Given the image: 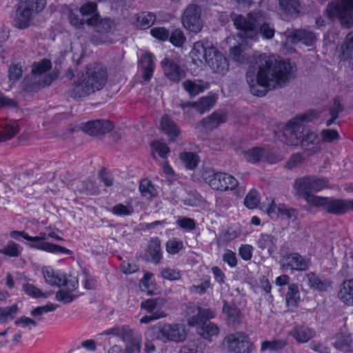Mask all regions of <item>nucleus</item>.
<instances>
[{
	"label": "nucleus",
	"instance_id": "e2e57ef3",
	"mask_svg": "<svg viewBox=\"0 0 353 353\" xmlns=\"http://www.w3.org/2000/svg\"><path fill=\"white\" fill-rule=\"evenodd\" d=\"M321 137L323 142L330 143L339 139V134L334 130H323L321 132Z\"/></svg>",
	"mask_w": 353,
	"mask_h": 353
},
{
	"label": "nucleus",
	"instance_id": "37998d69",
	"mask_svg": "<svg viewBox=\"0 0 353 353\" xmlns=\"http://www.w3.org/2000/svg\"><path fill=\"white\" fill-rule=\"evenodd\" d=\"M265 150L262 148L255 147L243 152L244 158L249 162L257 163L265 155Z\"/></svg>",
	"mask_w": 353,
	"mask_h": 353
},
{
	"label": "nucleus",
	"instance_id": "aec40b11",
	"mask_svg": "<svg viewBox=\"0 0 353 353\" xmlns=\"http://www.w3.org/2000/svg\"><path fill=\"white\" fill-rule=\"evenodd\" d=\"M286 40L293 44L301 42L307 46H312L316 41V36L310 30L296 29L288 34Z\"/></svg>",
	"mask_w": 353,
	"mask_h": 353
},
{
	"label": "nucleus",
	"instance_id": "9b49d317",
	"mask_svg": "<svg viewBox=\"0 0 353 353\" xmlns=\"http://www.w3.org/2000/svg\"><path fill=\"white\" fill-rule=\"evenodd\" d=\"M43 277L47 283L76 291L79 287V281L77 276L67 274L60 271H54L50 266H46L43 270Z\"/></svg>",
	"mask_w": 353,
	"mask_h": 353
},
{
	"label": "nucleus",
	"instance_id": "69168bd1",
	"mask_svg": "<svg viewBox=\"0 0 353 353\" xmlns=\"http://www.w3.org/2000/svg\"><path fill=\"white\" fill-rule=\"evenodd\" d=\"M150 32L154 37L162 41L168 39L170 36L168 30L163 27L154 28Z\"/></svg>",
	"mask_w": 353,
	"mask_h": 353
},
{
	"label": "nucleus",
	"instance_id": "f257e3e1",
	"mask_svg": "<svg viewBox=\"0 0 353 353\" xmlns=\"http://www.w3.org/2000/svg\"><path fill=\"white\" fill-rule=\"evenodd\" d=\"M292 77V67L289 62L279 60L275 56L263 54L248 68L246 81L252 94L263 97L269 90L285 85Z\"/></svg>",
	"mask_w": 353,
	"mask_h": 353
},
{
	"label": "nucleus",
	"instance_id": "2f4dec72",
	"mask_svg": "<svg viewBox=\"0 0 353 353\" xmlns=\"http://www.w3.org/2000/svg\"><path fill=\"white\" fill-rule=\"evenodd\" d=\"M339 57L342 61H347L349 55L353 53V30L348 32L338 48Z\"/></svg>",
	"mask_w": 353,
	"mask_h": 353
},
{
	"label": "nucleus",
	"instance_id": "5701e85b",
	"mask_svg": "<svg viewBox=\"0 0 353 353\" xmlns=\"http://www.w3.org/2000/svg\"><path fill=\"white\" fill-rule=\"evenodd\" d=\"M161 63L163 67L165 75L172 81L177 83L185 77V72L173 60L165 58Z\"/></svg>",
	"mask_w": 353,
	"mask_h": 353
},
{
	"label": "nucleus",
	"instance_id": "f8f14e48",
	"mask_svg": "<svg viewBox=\"0 0 353 353\" xmlns=\"http://www.w3.org/2000/svg\"><path fill=\"white\" fill-rule=\"evenodd\" d=\"M307 203L314 206L323 207L327 212L336 215H341L348 212V200L307 196Z\"/></svg>",
	"mask_w": 353,
	"mask_h": 353
},
{
	"label": "nucleus",
	"instance_id": "603ef678",
	"mask_svg": "<svg viewBox=\"0 0 353 353\" xmlns=\"http://www.w3.org/2000/svg\"><path fill=\"white\" fill-rule=\"evenodd\" d=\"M68 18L71 26L76 29H82L84 28V25L86 24V19L80 18L79 16L72 10H69Z\"/></svg>",
	"mask_w": 353,
	"mask_h": 353
},
{
	"label": "nucleus",
	"instance_id": "c03bdc74",
	"mask_svg": "<svg viewBox=\"0 0 353 353\" xmlns=\"http://www.w3.org/2000/svg\"><path fill=\"white\" fill-rule=\"evenodd\" d=\"M63 288V290H59L56 293V299L58 301L68 304L72 303L79 296V295L73 294L75 291L70 290L65 288Z\"/></svg>",
	"mask_w": 353,
	"mask_h": 353
},
{
	"label": "nucleus",
	"instance_id": "a878e982",
	"mask_svg": "<svg viewBox=\"0 0 353 353\" xmlns=\"http://www.w3.org/2000/svg\"><path fill=\"white\" fill-rule=\"evenodd\" d=\"M223 313L228 325L233 327H238L241 322V314L236 305L224 302Z\"/></svg>",
	"mask_w": 353,
	"mask_h": 353
},
{
	"label": "nucleus",
	"instance_id": "1a4fd4ad",
	"mask_svg": "<svg viewBox=\"0 0 353 353\" xmlns=\"http://www.w3.org/2000/svg\"><path fill=\"white\" fill-rule=\"evenodd\" d=\"M46 0H21L16 9L14 26L23 30L30 26L32 19L46 7Z\"/></svg>",
	"mask_w": 353,
	"mask_h": 353
},
{
	"label": "nucleus",
	"instance_id": "0eeeda50",
	"mask_svg": "<svg viewBox=\"0 0 353 353\" xmlns=\"http://www.w3.org/2000/svg\"><path fill=\"white\" fill-rule=\"evenodd\" d=\"M233 21L241 37L253 39L259 34V30L269 22L270 17L265 12L258 10L248 13L246 17L236 16Z\"/></svg>",
	"mask_w": 353,
	"mask_h": 353
},
{
	"label": "nucleus",
	"instance_id": "6ab92c4d",
	"mask_svg": "<svg viewBox=\"0 0 353 353\" xmlns=\"http://www.w3.org/2000/svg\"><path fill=\"white\" fill-rule=\"evenodd\" d=\"M113 124L108 120L90 121L83 124L82 130L90 136H99L110 132Z\"/></svg>",
	"mask_w": 353,
	"mask_h": 353
},
{
	"label": "nucleus",
	"instance_id": "39448f33",
	"mask_svg": "<svg viewBox=\"0 0 353 353\" xmlns=\"http://www.w3.org/2000/svg\"><path fill=\"white\" fill-rule=\"evenodd\" d=\"M51 62L48 59L34 62L32 65L30 74L26 75L22 81L23 90L28 92H37L48 86L53 81V77L48 73L51 68Z\"/></svg>",
	"mask_w": 353,
	"mask_h": 353
},
{
	"label": "nucleus",
	"instance_id": "79ce46f5",
	"mask_svg": "<svg viewBox=\"0 0 353 353\" xmlns=\"http://www.w3.org/2000/svg\"><path fill=\"white\" fill-rule=\"evenodd\" d=\"M215 101L216 99L212 96L202 97L199 101L194 102V108L202 114L212 108Z\"/></svg>",
	"mask_w": 353,
	"mask_h": 353
},
{
	"label": "nucleus",
	"instance_id": "412c9836",
	"mask_svg": "<svg viewBox=\"0 0 353 353\" xmlns=\"http://www.w3.org/2000/svg\"><path fill=\"white\" fill-rule=\"evenodd\" d=\"M299 145L309 155H313L321 150L317 134L306 128Z\"/></svg>",
	"mask_w": 353,
	"mask_h": 353
},
{
	"label": "nucleus",
	"instance_id": "ddd939ff",
	"mask_svg": "<svg viewBox=\"0 0 353 353\" xmlns=\"http://www.w3.org/2000/svg\"><path fill=\"white\" fill-rule=\"evenodd\" d=\"M223 344L229 351L234 353H250L254 349V343L243 332L228 334L225 337Z\"/></svg>",
	"mask_w": 353,
	"mask_h": 353
},
{
	"label": "nucleus",
	"instance_id": "ea45409f",
	"mask_svg": "<svg viewBox=\"0 0 353 353\" xmlns=\"http://www.w3.org/2000/svg\"><path fill=\"white\" fill-rule=\"evenodd\" d=\"M287 345V341L283 339H276L273 341H264L261 344V351H279Z\"/></svg>",
	"mask_w": 353,
	"mask_h": 353
},
{
	"label": "nucleus",
	"instance_id": "09e8293b",
	"mask_svg": "<svg viewBox=\"0 0 353 353\" xmlns=\"http://www.w3.org/2000/svg\"><path fill=\"white\" fill-rule=\"evenodd\" d=\"M23 70L21 63H12L8 69V78L10 81L15 82L19 80L23 74Z\"/></svg>",
	"mask_w": 353,
	"mask_h": 353
},
{
	"label": "nucleus",
	"instance_id": "72a5a7b5",
	"mask_svg": "<svg viewBox=\"0 0 353 353\" xmlns=\"http://www.w3.org/2000/svg\"><path fill=\"white\" fill-rule=\"evenodd\" d=\"M140 65L143 79L145 81H149L154 71L152 54L148 53L143 54L141 58Z\"/></svg>",
	"mask_w": 353,
	"mask_h": 353
},
{
	"label": "nucleus",
	"instance_id": "9d476101",
	"mask_svg": "<svg viewBox=\"0 0 353 353\" xmlns=\"http://www.w3.org/2000/svg\"><path fill=\"white\" fill-rule=\"evenodd\" d=\"M326 10L330 18H339L343 26L353 25V0H334Z\"/></svg>",
	"mask_w": 353,
	"mask_h": 353
},
{
	"label": "nucleus",
	"instance_id": "f03ea898",
	"mask_svg": "<svg viewBox=\"0 0 353 353\" xmlns=\"http://www.w3.org/2000/svg\"><path fill=\"white\" fill-rule=\"evenodd\" d=\"M108 72L101 64L94 63L88 65L86 72L73 83L68 90L70 97L79 100L101 90L107 83Z\"/></svg>",
	"mask_w": 353,
	"mask_h": 353
},
{
	"label": "nucleus",
	"instance_id": "338daca9",
	"mask_svg": "<svg viewBox=\"0 0 353 353\" xmlns=\"http://www.w3.org/2000/svg\"><path fill=\"white\" fill-rule=\"evenodd\" d=\"M352 339L348 334L336 336V340L334 345L337 349H343L345 347L349 346L351 343Z\"/></svg>",
	"mask_w": 353,
	"mask_h": 353
},
{
	"label": "nucleus",
	"instance_id": "dca6fc26",
	"mask_svg": "<svg viewBox=\"0 0 353 353\" xmlns=\"http://www.w3.org/2000/svg\"><path fill=\"white\" fill-rule=\"evenodd\" d=\"M183 23L184 27L193 32H199L203 28L201 19V8L195 4L189 5L183 12Z\"/></svg>",
	"mask_w": 353,
	"mask_h": 353
},
{
	"label": "nucleus",
	"instance_id": "0e129e2a",
	"mask_svg": "<svg viewBox=\"0 0 353 353\" xmlns=\"http://www.w3.org/2000/svg\"><path fill=\"white\" fill-rule=\"evenodd\" d=\"M161 274L163 278L170 281L178 280L181 278L180 272L170 267L164 268Z\"/></svg>",
	"mask_w": 353,
	"mask_h": 353
},
{
	"label": "nucleus",
	"instance_id": "7ed1b4c3",
	"mask_svg": "<svg viewBox=\"0 0 353 353\" xmlns=\"http://www.w3.org/2000/svg\"><path fill=\"white\" fill-rule=\"evenodd\" d=\"M190 54L194 61L207 63L214 72L223 74L228 70L227 59L216 48L210 39L195 42Z\"/></svg>",
	"mask_w": 353,
	"mask_h": 353
},
{
	"label": "nucleus",
	"instance_id": "4be33fe9",
	"mask_svg": "<svg viewBox=\"0 0 353 353\" xmlns=\"http://www.w3.org/2000/svg\"><path fill=\"white\" fill-rule=\"evenodd\" d=\"M161 258V241L158 237H153L148 242L144 259L148 263L158 264Z\"/></svg>",
	"mask_w": 353,
	"mask_h": 353
},
{
	"label": "nucleus",
	"instance_id": "cd10ccee",
	"mask_svg": "<svg viewBox=\"0 0 353 353\" xmlns=\"http://www.w3.org/2000/svg\"><path fill=\"white\" fill-rule=\"evenodd\" d=\"M31 239H32L28 240V241L32 242V243L30 245V247H32V248L42 250H44V251H46L48 252H52V253L62 252V253L70 254L72 252L70 250H68L67 248H65L64 247H62V246H60V245H58L56 244L50 243L48 242L41 241L39 240V238H37L35 236H34V237L31 236Z\"/></svg>",
	"mask_w": 353,
	"mask_h": 353
},
{
	"label": "nucleus",
	"instance_id": "b1692460",
	"mask_svg": "<svg viewBox=\"0 0 353 353\" xmlns=\"http://www.w3.org/2000/svg\"><path fill=\"white\" fill-rule=\"evenodd\" d=\"M227 114L223 110L214 112L209 117L202 119L196 124V128L203 127L206 130H212L220 124L225 122Z\"/></svg>",
	"mask_w": 353,
	"mask_h": 353
},
{
	"label": "nucleus",
	"instance_id": "f3484780",
	"mask_svg": "<svg viewBox=\"0 0 353 353\" xmlns=\"http://www.w3.org/2000/svg\"><path fill=\"white\" fill-rule=\"evenodd\" d=\"M86 24L101 37L114 31L116 26L112 20L110 18L102 19L99 14H95L87 18Z\"/></svg>",
	"mask_w": 353,
	"mask_h": 353
},
{
	"label": "nucleus",
	"instance_id": "a211bd4d",
	"mask_svg": "<svg viewBox=\"0 0 353 353\" xmlns=\"http://www.w3.org/2000/svg\"><path fill=\"white\" fill-rule=\"evenodd\" d=\"M141 308L154 315V319L166 316L167 300L165 298L148 299L141 303Z\"/></svg>",
	"mask_w": 353,
	"mask_h": 353
},
{
	"label": "nucleus",
	"instance_id": "393cba45",
	"mask_svg": "<svg viewBox=\"0 0 353 353\" xmlns=\"http://www.w3.org/2000/svg\"><path fill=\"white\" fill-rule=\"evenodd\" d=\"M20 131L18 121L3 120L0 122V142H5L15 137Z\"/></svg>",
	"mask_w": 353,
	"mask_h": 353
},
{
	"label": "nucleus",
	"instance_id": "423d86ee",
	"mask_svg": "<svg viewBox=\"0 0 353 353\" xmlns=\"http://www.w3.org/2000/svg\"><path fill=\"white\" fill-rule=\"evenodd\" d=\"M148 339L161 340L163 342L173 341L181 343L187 337L185 325L181 323L159 322L150 327L145 332Z\"/></svg>",
	"mask_w": 353,
	"mask_h": 353
},
{
	"label": "nucleus",
	"instance_id": "a18cd8bd",
	"mask_svg": "<svg viewBox=\"0 0 353 353\" xmlns=\"http://www.w3.org/2000/svg\"><path fill=\"white\" fill-rule=\"evenodd\" d=\"M156 20V16L152 12H142L137 17V25L143 29L150 27Z\"/></svg>",
	"mask_w": 353,
	"mask_h": 353
},
{
	"label": "nucleus",
	"instance_id": "20e7f679",
	"mask_svg": "<svg viewBox=\"0 0 353 353\" xmlns=\"http://www.w3.org/2000/svg\"><path fill=\"white\" fill-rule=\"evenodd\" d=\"M185 316L190 326H199V332L205 339L212 341L213 336L219 334V329L213 323H205V321L214 319L216 312L209 308H202L194 303H188L184 311Z\"/></svg>",
	"mask_w": 353,
	"mask_h": 353
},
{
	"label": "nucleus",
	"instance_id": "bf43d9fd",
	"mask_svg": "<svg viewBox=\"0 0 353 353\" xmlns=\"http://www.w3.org/2000/svg\"><path fill=\"white\" fill-rule=\"evenodd\" d=\"M111 212L116 215L126 216L130 215L133 212V208L130 206H126L119 203L113 206Z\"/></svg>",
	"mask_w": 353,
	"mask_h": 353
},
{
	"label": "nucleus",
	"instance_id": "6e6d98bb",
	"mask_svg": "<svg viewBox=\"0 0 353 353\" xmlns=\"http://www.w3.org/2000/svg\"><path fill=\"white\" fill-rule=\"evenodd\" d=\"M96 11L97 3L94 2H88L80 8V12L81 14V16L83 17H85V19H87L88 17H90L91 16H93L95 14H97Z\"/></svg>",
	"mask_w": 353,
	"mask_h": 353
},
{
	"label": "nucleus",
	"instance_id": "3c124183",
	"mask_svg": "<svg viewBox=\"0 0 353 353\" xmlns=\"http://www.w3.org/2000/svg\"><path fill=\"white\" fill-rule=\"evenodd\" d=\"M23 290L26 294L33 298H47L49 295L48 293L42 292L39 289L30 283L23 285Z\"/></svg>",
	"mask_w": 353,
	"mask_h": 353
},
{
	"label": "nucleus",
	"instance_id": "4468645a",
	"mask_svg": "<svg viewBox=\"0 0 353 353\" xmlns=\"http://www.w3.org/2000/svg\"><path fill=\"white\" fill-rule=\"evenodd\" d=\"M205 180L212 189L220 191L233 190L238 185L235 178L223 172L210 174L205 177Z\"/></svg>",
	"mask_w": 353,
	"mask_h": 353
},
{
	"label": "nucleus",
	"instance_id": "8fccbe9b",
	"mask_svg": "<svg viewBox=\"0 0 353 353\" xmlns=\"http://www.w3.org/2000/svg\"><path fill=\"white\" fill-rule=\"evenodd\" d=\"M19 248L18 244L14 241H10L6 246L0 249V253L10 257H17L21 253Z\"/></svg>",
	"mask_w": 353,
	"mask_h": 353
},
{
	"label": "nucleus",
	"instance_id": "774afa93",
	"mask_svg": "<svg viewBox=\"0 0 353 353\" xmlns=\"http://www.w3.org/2000/svg\"><path fill=\"white\" fill-rule=\"evenodd\" d=\"M278 210L279 211V214L286 217L287 219H295L297 215L296 210L293 208H288L284 204H279L278 205Z\"/></svg>",
	"mask_w": 353,
	"mask_h": 353
},
{
	"label": "nucleus",
	"instance_id": "7c9ffc66",
	"mask_svg": "<svg viewBox=\"0 0 353 353\" xmlns=\"http://www.w3.org/2000/svg\"><path fill=\"white\" fill-rule=\"evenodd\" d=\"M139 287L141 291L148 295L157 294L159 292V287L155 282L153 274L148 272L144 273L143 277L140 281Z\"/></svg>",
	"mask_w": 353,
	"mask_h": 353
},
{
	"label": "nucleus",
	"instance_id": "e433bc0d",
	"mask_svg": "<svg viewBox=\"0 0 353 353\" xmlns=\"http://www.w3.org/2000/svg\"><path fill=\"white\" fill-rule=\"evenodd\" d=\"M300 301V294L296 285L292 284L289 285L285 296L286 305L289 309L297 307Z\"/></svg>",
	"mask_w": 353,
	"mask_h": 353
},
{
	"label": "nucleus",
	"instance_id": "2eb2a0df",
	"mask_svg": "<svg viewBox=\"0 0 353 353\" xmlns=\"http://www.w3.org/2000/svg\"><path fill=\"white\" fill-rule=\"evenodd\" d=\"M326 181L324 179H318L313 176H307L298 179L295 181V188L301 193L303 194L307 200V196H315L311 192H317L326 186Z\"/></svg>",
	"mask_w": 353,
	"mask_h": 353
},
{
	"label": "nucleus",
	"instance_id": "c756f323",
	"mask_svg": "<svg viewBox=\"0 0 353 353\" xmlns=\"http://www.w3.org/2000/svg\"><path fill=\"white\" fill-rule=\"evenodd\" d=\"M182 85L190 97H194L207 89L209 84L202 80L192 81L188 79L183 82Z\"/></svg>",
	"mask_w": 353,
	"mask_h": 353
},
{
	"label": "nucleus",
	"instance_id": "f704fd0d",
	"mask_svg": "<svg viewBox=\"0 0 353 353\" xmlns=\"http://www.w3.org/2000/svg\"><path fill=\"white\" fill-rule=\"evenodd\" d=\"M290 334L297 342L306 343L314 336V332L307 327L299 326L292 329L290 332Z\"/></svg>",
	"mask_w": 353,
	"mask_h": 353
},
{
	"label": "nucleus",
	"instance_id": "13d9d810",
	"mask_svg": "<svg viewBox=\"0 0 353 353\" xmlns=\"http://www.w3.org/2000/svg\"><path fill=\"white\" fill-rule=\"evenodd\" d=\"M243 52V50L241 46H235L230 48V56L234 61L241 63H243L245 60Z\"/></svg>",
	"mask_w": 353,
	"mask_h": 353
},
{
	"label": "nucleus",
	"instance_id": "4d7b16f0",
	"mask_svg": "<svg viewBox=\"0 0 353 353\" xmlns=\"http://www.w3.org/2000/svg\"><path fill=\"white\" fill-rule=\"evenodd\" d=\"M183 248V242L176 239L169 240L166 243V250L170 254H176Z\"/></svg>",
	"mask_w": 353,
	"mask_h": 353
},
{
	"label": "nucleus",
	"instance_id": "58836bf2",
	"mask_svg": "<svg viewBox=\"0 0 353 353\" xmlns=\"http://www.w3.org/2000/svg\"><path fill=\"white\" fill-rule=\"evenodd\" d=\"M211 288L210 279L208 276H204L199 281L195 282L189 288L190 292L192 294H203Z\"/></svg>",
	"mask_w": 353,
	"mask_h": 353
},
{
	"label": "nucleus",
	"instance_id": "5fc2aeb1",
	"mask_svg": "<svg viewBox=\"0 0 353 353\" xmlns=\"http://www.w3.org/2000/svg\"><path fill=\"white\" fill-rule=\"evenodd\" d=\"M170 41L175 46H181L185 41V37L180 29H176L169 36Z\"/></svg>",
	"mask_w": 353,
	"mask_h": 353
},
{
	"label": "nucleus",
	"instance_id": "473e14b6",
	"mask_svg": "<svg viewBox=\"0 0 353 353\" xmlns=\"http://www.w3.org/2000/svg\"><path fill=\"white\" fill-rule=\"evenodd\" d=\"M279 6L280 10L288 16H297L300 12L299 0H279Z\"/></svg>",
	"mask_w": 353,
	"mask_h": 353
},
{
	"label": "nucleus",
	"instance_id": "a19ab883",
	"mask_svg": "<svg viewBox=\"0 0 353 353\" xmlns=\"http://www.w3.org/2000/svg\"><path fill=\"white\" fill-rule=\"evenodd\" d=\"M180 159L183 161L186 168L190 170L194 169L200 159L199 156L191 152H184L180 154Z\"/></svg>",
	"mask_w": 353,
	"mask_h": 353
},
{
	"label": "nucleus",
	"instance_id": "6e6552de",
	"mask_svg": "<svg viewBox=\"0 0 353 353\" xmlns=\"http://www.w3.org/2000/svg\"><path fill=\"white\" fill-rule=\"evenodd\" d=\"M315 110L308 111L293 120L289 121L283 131L278 135V139L290 145H298L305 129L303 122H310L319 117Z\"/></svg>",
	"mask_w": 353,
	"mask_h": 353
},
{
	"label": "nucleus",
	"instance_id": "4c0bfd02",
	"mask_svg": "<svg viewBox=\"0 0 353 353\" xmlns=\"http://www.w3.org/2000/svg\"><path fill=\"white\" fill-rule=\"evenodd\" d=\"M344 110V106L339 97L334 99L333 103L329 108V114L331 116L326 121V125L330 126L339 117V114Z\"/></svg>",
	"mask_w": 353,
	"mask_h": 353
},
{
	"label": "nucleus",
	"instance_id": "052dcab7",
	"mask_svg": "<svg viewBox=\"0 0 353 353\" xmlns=\"http://www.w3.org/2000/svg\"><path fill=\"white\" fill-rule=\"evenodd\" d=\"M57 305L54 303H48L43 306L37 307L31 312V314L34 316H41L45 313L54 311Z\"/></svg>",
	"mask_w": 353,
	"mask_h": 353
},
{
	"label": "nucleus",
	"instance_id": "680f3d73",
	"mask_svg": "<svg viewBox=\"0 0 353 353\" xmlns=\"http://www.w3.org/2000/svg\"><path fill=\"white\" fill-rule=\"evenodd\" d=\"M141 347V339H134L128 341L125 346L126 353H140Z\"/></svg>",
	"mask_w": 353,
	"mask_h": 353
},
{
	"label": "nucleus",
	"instance_id": "c85d7f7f",
	"mask_svg": "<svg viewBox=\"0 0 353 353\" xmlns=\"http://www.w3.org/2000/svg\"><path fill=\"white\" fill-rule=\"evenodd\" d=\"M161 128L163 132L169 137L171 141H174L181 133L180 128L168 115L162 117Z\"/></svg>",
	"mask_w": 353,
	"mask_h": 353
},
{
	"label": "nucleus",
	"instance_id": "864d4df0",
	"mask_svg": "<svg viewBox=\"0 0 353 353\" xmlns=\"http://www.w3.org/2000/svg\"><path fill=\"white\" fill-rule=\"evenodd\" d=\"M260 203L259 195L256 190L250 191L246 196L244 203L249 209L256 208Z\"/></svg>",
	"mask_w": 353,
	"mask_h": 353
},
{
	"label": "nucleus",
	"instance_id": "49530a36",
	"mask_svg": "<svg viewBox=\"0 0 353 353\" xmlns=\"http://www.w3.org/2000/svg\"><path fill=\"white\" fill-rule=\"evenodd\" d=\"M139 190L143 196L149 199H151L157 194V190L154 185L147 179H143L141 181Z\"/></svg>",
	"mask_w": 353,
	"mask_h": 353
},
{
	"label": "nucleus",
	"instance_id": "de8ad7c7",
	"mask_svg": "<svg viewBox=\"0 0 353 353\" xmlns=\"http://www.w3.org/2000/svg\"><path fill=\"white\" fill-rule=\"evenodd\" d=\"M18 311L17 305L10 307H0V320L3 322L12 320L14 318Z\"/></svg>",
	"mask_w": 353,
	"mask_h": 353
},
{
	"label": "nucleus",
	"instance_id": "c9c22d12",
	"mask_svg": "<svg viewBox=\"0 0 353 353\" xmlns=\"http://www.w3.org/2000/svg\"><path fill=\"white\" fill-rule=\"evenodd\" d=\"M307 279L310 286L319 291H327L331 288L332 283L329 280H321L314 273L307 274Z\"/></svg>",
	"mask_w": 353,
	"mask_h": 353
},
{
	"label": "nucleus",
	"instance_id": "bb28decb",
	"mask_svg": "<svg viewBox=\"0 0 353 353\" xmlns=\"http://www.w3.org/2000/svg\"><path fill=\"white\" fill-rule=\"evenodd\" d=\"M338 298L347 306H353V279L345 280L340 285Z\"/></svg>",
	"mask_w": 353,
	"mask_h": 353
}]
</instances>
